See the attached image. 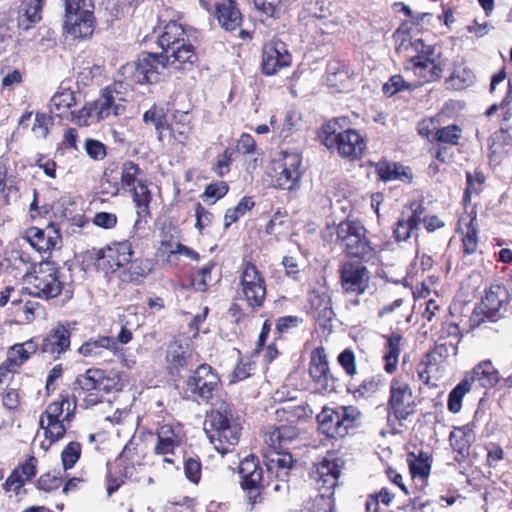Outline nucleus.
<instances>
[{"mask_svg":"<svg viewBox=\"0 0 512 512\" xmlns=\"http://www.w3.org/2000/svg\"><path fill=\"white\" fill-rule=\"evenodd\" d=\"M242 430L241 417L233 403L226 398H219L212 403L204 422V431L218 453L225 455L231 452L239 444Z\"/></svg>","mask_w":512,"mask_h":512,"instance_id":"obj_1","label":"nucleus"},{"mask_svg":"<svg viewBox=\"0 0 512 512\" xmlns=\"http://www.w3.org/2000/svg\"><path fill=\"white\" fill-rule=\"evenodd\" d=\"M162 52L172 60L175 70H189L197 62L195 47L190 43L186 28L177 21H169L158 36Z\"/></svg>","mask_w":512,"mask_h":512,"instance_id":"obj_2","label":"nucleus"},{"mask_svg":"<svg viewBox=\"0 0 512 512\" xmlns=\"http://www.w3.org/2000/svg\"><path fill=\"white\" fill-rule=\"evenodd\" d=\"M275 414L279 424L264 434V442L266 445L279 447L299 437L300 429L297 425L310 420L313 411L308 405L288 404L278 408Z\"/></svg>","mask_w":512,"mask_h":512,"instance_id":"obj_3","label":"nucleus"},{"mask_svg":"<svg viewBox=\"0 0 512 512\" xmlns=\"http://www.w3.org/2000/svg\"><path fill=\"white\" fill-rule=\"evenodd\" d=\"M134 255L133 244L129 240L113 241L99 249H93L91 260L98 272L108 281L120 278V274L131 262Z\"/></svg>","mask_w":512,"mask_h":512,"instance_id":"obj_4","label":"nucleus"},{"mask_svg":"<svg viewBox=\"0 0 512 512\" xmlns=\"http://www.w3.org/2000/svg\"><path fill=\"white\" fill-rule=\"evenodd\" d=\"M326 230L332 236L336 234V242L350 257L362 260L370 259L374 250L366 237V229L359 221H342L337 226L327 224Z\"/></svg>","mask_w":512,"mask_h":512,"instance_id":"obj_5","label":"nucleus"},{"mask_svg":"<svg viewBox=\"0 0 512 512\" xmlns=\"http://www.w3.org/2000/svg\"><path fill=\"white\" fill-rule=\"evenodd\" d=\"M186 392L198 402L211 404L214 398H222L223 385L218 372L209 364H200L185 381Z\"/></svg>","mask_w":512,"mask_h":512,"instance_id":"obj_6","label":"nucleus"},{"mask_svg":"<svg viewBox=\"0 0 512 512\" xmlns=\"http://www.w3.org/2000/svg\"><path fill=\"white\" fill-rule=\"evenodd\" d=\"M238 274V296L252 310L262 308L267 295V285L263 273L252 261L243 260L238 268Z\"/></svg>","mask_w":512,"mask_h":512,"instance_id":"obj_7","label":"nucleus"},{"mask_svg":"<svg viewBox=\"0 0 512 512\" xmlns=\"http://www.w3.org/2000/svg\"><path fill=\"white\" fill-rule=\"evenodd\" d=\"M240 487L251 509L264 501V493L269 482L264 477V470L259 459L254 455L245 457L239 465Z\"/></svg>","mask_w":512,"mask_h":512,"instance_id":"obj_8","label":"nucleus"},{"mask_svg":"<svg viewBox=\"0 0 512 512\" xmlns=\"http://www.w3.org/2000/svg\"><path fill=\"white\" fill-rule=\"evenodd\" d=\"M63 31L74 39H87L93 35L96 19L93 2H65Z\"/></svg>","mask_w":512,"mask_h":512,"instance_id":"obj_9","label":"nucleus"},{"mask_svg":"<svg viewBox=\"0 0 512 512\" xmlns=\"http://www.w3.org/2000/svg\"><path fill=\"white\" fill-rule=\"evenodd\" d=\"M507 300L508 293L505 287L491 285L470 316L471 328L479 327L486 322H497L506 311Z\"/></svg>","mask_w":512,"mask_h":512,"instance_id":"obj_10","label":"nucleus"},{"mask_svg":"<svg viewBox=\"0 0 512 512\" xmlns=\"http://www.w3.org/2000/svg\"><path fill=\"white\" fill-rule=\"evenodd\" d=\"M30 284L39 298L48 300L59 296L64 288L61 268L54 261L40 262L34 267Z\"/></svg>","mask_w":512,"mask_h":512,"instance_id":"obj_11","label":"nucleus"},{"mask_svg":"<svg viewBox=\"0 0 512 512\" xmlns=\"http://www.w3.org/2000/svg\"><path fill=\"white\" fill-rule=\"evenodd\" d=\"M272 165V179L276 188L292 190L299 185L302 176V157L299 153L283 152Z\"/></svg>","mask_w":512,"mask_h":512,"instance_id":"obj_12","label":"nucleus"},{"mask_svg":"<svg viewBox=\"0 0 512 512\" xmlns=\"http://www.w3.org/2000/svg\"><path fill=\"white\" fill-rule=\"evenodd\" d=\"M326 147L332 153L336 152L343 159L358 161L367 148V142L357 130L348 128L337 136H330L327 139Z\"/></svg>","mask_w":512,"mask_h":512,"instance_id":"obj_13","label":"nucleus"},{"mask_svg":"<svg viewBox=\"0 0 512 512\" xmlns=\"http://www.w3.org/2000/svg\"><path fill=\"white\" fill-rule=\"evenodd\" d=\"M72 332L69 324L59 322L46 334L37 336V346L39 353L49 356L52 360H59L70 350Z\"/></svg>","mask_w":512,"mask_h":512,"instance_id":"obj_14","label":"nucleus"},{"mask_svg":"<svg viewBox=\"0 0 512 512\" xmlns=\"http://www.w3.org/2000/svg\"><path fill=\"white\" fill-rule=\"evenodd\" d=\"M410 48L419 53L411 58L415 73L423 78L425 82L438 80L441 77L442 68L434 59L429 57L430 47L426 46L421 39H416L408 43H406V40H403L397 49L403 51Z\"/></svg>","mask_w":512,"mask_h":512,"instance_id":"obj_15","label":"nucleus"},{"mask_svg":"<svg viewBox=\"0 0 512 512\" xmlns=\"http://www.w3.org/2000/svg\"><path fill=\"white\" fill-rule=\"evenodd\" d=\"M291 64L292 55L283 41L274 38L263 44L260 71L264 76H273Z\"/></svg>","mask_w":512,"mask_h":512,"instance_id":"obj_16","label":"nucleus"},{"mask_svg":"<svg viewBox=\"0 0 512 512\" xmlns=\"http://www.w3.org/2000/svg\"><path fill=\"white\" fill-rule=\"evenodd\" d=\"M103 369L89 368L76 378L78 396L82 397L84 407L90 408L102 402L101 381Z\"/></svg>","mask_w":512,"mask_h":512,"instance_id":"obj_17","label":"nucleus"},{"mask_svg":"<svg viewBox=\"0 0 512 512\" xmlns=\"http://www.w3.org/2000/svg\"><path fill=\"white\" fill-rule=\"evenodd\" d=\"M23 238L39 253L53 251L62 240L60 229L53 222H50L44 229L36 226L27 228Z\"/></svg>","mask_w":512,"mask_h":512,"instance_id":"obj_18","label":"nucleus"},{"mask_svg":"<svg viewBox=\"0 0 512 512\" xmlns=\"http://www.w3.org/2000/svg\"><path fill=\"white\" fill-rule=\"evenodd\" d=\"M157 442L153 448L156 455H173L177 448L181 447L186 440L183 426L179 423H165L156 431Z\"/></svg>","mask_w":512,"mask_h":512,"instance_id":"obj_19","label":"nucleus"},{"mask_svg":"<svg viewBox=\"0 0 512 512\" xmlns=\"http://www.w3.org/2000/svg\"><path fill=\"white\" fill-rule=\"evenodd\" d=\"M135 471V465L124 453L118 455L112 462L107 463L106 484L107 494L115 493L130 479Z\"/></svg>","mask_w":512,"mask_h":512,"instance_id":"obj_20","label":"nucleus"},{"mask_svg":"<svg viewBox=\"0 0 512 512\" xmlns=\"http://www.w3.org/2000/svg\"><path fill=\"white\" fill-rule=\"evenodd\" d=\"M414 401L409 385L393 381L390 386L389 406L398 420H405L414 412Z\"/></svg>","mask_w":512,"mask_h":512,"instance_id":"obj_21","label":"nucleus"},{"mask_svg":"<svg viewBox=\"0 0 512 512\" xmlns=\"http://www.w3.org/2000/svg\"><path fill=\"white\" fill-rule=\"evenodd\" d=\"M148 180L139 182L137 186L130 188L129 192L135 207L137 219L134 222V228L139 229L146 224L152 217L151 203L153 200L152 191L149 188Z\"/></svg>","mask_w":512,"mask_h":512,"instance_id":"obj_22","label":"nucleus"},{"mask_svg":"<svg viewBox=\"0 0 512 512\" xmlns=\"http://www.w3.org/2000/svg\"><path fill=\"white\" fill-rule=\"evenodd\" d=\"M342 287L347 292L362 294L369 280L367 268L359 262H345L340 269Z\"/></svg>","mask_w":512,"mask_h":512,"instance_id":"obj_23","label":"nucleus"},{"mask_svg":"<svg viewBox=\"0 0 512 512\" xmlns=\"http://www.w3.org/2000/svg\"><path fill=\"white\" fill-rule=\"evenodd\" d=\"M193 131L192 117L189 112L174 111L168 120L166 141L169 144L185 146Z\"/></svg>","mask_w":512,"mask_h":512,"instance_id":"obj_24","label":"nucleus"},{"mask_svg":"<svg viewBox=\"0 0 512 512\" xmlns=\"http://www.w3.org/2000/svg\"><path fill=\"white\" fill-rule=\"evenodd\" d=\"M38 459L30 455L27 459L13 469L10 475L3 483L5 492L14 491L16 495L20 494L26 481L32 480L37 474Z\"/></svg>","mask_w":512,"mask_h":512,"instance_id":"obj_25","label":"nucleus"},{"mask_svg":"<svg viewBox=\"0 0 512 512\" xmlns=\"http://www.w3.org/2000/svg\"><path fill=\"white\" fill-rule=\"evenodd\" d=\"M167 54L142 52L138 57L140 68L143 70L149 84L158 83L161 80L162 72L168 66L172 67V62Z\"/></svg>","mask_w":512,"mask_h":512,"instance_id":"obj_26","label":"nucleus"},{"mask_svg":"<svg viewBox=\"0 0 512 512\" xmlns=\"http://www.w3.org/2000/svg\"><path fill=\"white\" fill-rule=\"evenodd\" d=\"M76 398L71 396L68 391H61L58 400L51 402L41 414L43 420L64 419L70 422L75 415Z\"/></svg>","mask_w":512,"mask_h":512,"instance_id":"obj_27","label":"nucleus"},{"mask_svg":"<svg viewBox=\"0 0 512 512\" xmlns=\"http://www.w3.org/2000/svg\"><path fill=\"white\" fill-rule=\"evenodd\" d=\"M375 168L379 179L384 182L401 181L410 184L413 181L412 169L399 162L381 159L376 163Z\"/></svg>","mask_w":512,"mask_h":512,"instance_id":"obj_28","label":"nucleus"},{"mask_svg":"<svg viewBox=\"0 0 512 512\" xmlns=\"http://www.w3.org/2000/svg\"><path fill=\"white\" fill-rule=\"evenodd\" d=\"M154 268L152 259L149 258H131V262L120 274L119 282L122 284L141 285L149 276Z\"/></svg>","mask_w":512,"mask_h":512,"instance_id":"obj_29","label":"nucleus"},{"mask_svg":"<svg viewBox=\"0 0 512 512\" xmlns=\"http://www.w3.org/2000/svg\"><path fill=\"white\" fill-rule=\"evenodd\" d=\"M192 358V350L188 344L183 345L179 341L169 344L166 353L167 369L170 375H179L186 368Z\"/></svg>","mask_w":512,"mask_h":512,"instance_id":"obj_30","label":"nucleus"},{"mask_svg":"<svg viewBox=\"0 0 512 512\" xmlns=\"http://www.w3.org/2000/svg\"><path fill=\"white\" fill-rule=\"evenodd\" d=\"M168 112V108L154 103L142 116V121L145 125L154 127L157 140L161 143L166 142V129L169 120Z\"/></svg>","mask_w":512,"mask_h":512,"instance_id":"obj_31","label":"nucleus"},{"mask_svg":"<svg viewBox=\"0 0 512 512\" xmlns=\"http://www.w3.org/2000/svg\"><path fill=\"white\" fill-rule=\"evenodd\" d=\"M181 231L173 226H164L160 231L159 246L156 255L166 262H171L173 257L177 255V246L180 245Z\"/></svg>","mask_w":512,"mask_h":512,"instance_id":"obj_32","label":"nucleus"},{"mask_svg":"<svg viewBox=\"0 0 512 512\" xmlns=\"http://www.w3.org/2000/svg\"><path fill=\"white\" fill-rule=\"evenodd\" d=\"M148 83L147 76L140 68L138 60L136 62H128L120 67L115 80V85L125 90H134L137 85Z\"/></svg>","mask_w":512,"mask_h":512,"instance_id":"obj_33","label":"nucleus"},{"mask_svg":"<svg viewBox=\"0 0 512 512\" xmlns=\"http://www.w3.org/2000/svg\"><path fill=\"white\" fill-rule=\"evenodd\" d=\"M216 18L222 28L234 31L241 26L243 16L236 2H217Z\"/></svg>","mask_w":512,"mask_h":512,"instance_id":"obj_34","label":"nucleus"},{"mask_svg":"<svg viewBox=\"0 0 512 512\" xmlns=\"http://www.w3.org/2000/svg\"><path fill=\"white\" fill-rule=\"evenodd\" d=\"M105 350L116 353L118 347L114 337L111 336H98L96 338H89L83 342L78 348L77 352L86 358H98L103 355Z\"/></svg>","mask_w":512,"mask_h":512,"instance_id":"obj_35","label":"nucleus"},{"mask_svg":"<svg viewBox=\"0 0 512 512\" xmlns=\"http://www.w3.org/2000/svg\"><path fill=\"white\" fill-rule=\"evenodd\" d=\"M76 104L75 92L71 89H64L62 87L52 96L49 104L50 113L55 117L65 118L70 113V110Z\"/></svg>","mask_w":512,"mask_h":512,"instance_id":"obj_36","label":"nucleus"},{"mask_svg":"<svg viewBox=\"0 0 512 512\" xmlns=\"http://www.w3.org/2000/svg\"><path fill=\"white\" fill-rule=\"evenodd\" d=\"M322 434L330 439L346 436V428L342 425L338 409L322 408Z\"/></svg>","mask_w":512,"mask_h":512,"instance_id":"obj_37","label":"nucleus"},{"mask_svg":"<svg viewBox=\"0 0 512 512\" xmlns=\"http://www.w3.org/2000/svg\"><path fill=\"white\" fill-rule=\"evenodd\" d=\"M38 350L39 346H37L36 338L33 337L23 343H16L9 347L7 351V359L19 369L32 357V355L39 352Z\"/></svg>","mask_w":512,"mask_h":512,"instance_id":"obj_38","label":"nucleus"},{"mask_svg":"<svg viewBox=\"0 0 512 512\" xmlns=\"http://www.w3.org/2000/svg\"><path fill=\"white\" fill-rule=\"evenodd\" d=\"M288 444H283L279 447L275 445H266L264 457L267 461V469L271 471L274 467L290 470L293 466L292 454L286 451Z\"/></svg>","mask_w":512,"mask_h":512,"instance_id":"obj_39","label":"nucleus"},{"mask_svg":"<svg viewBox=\"0 0 512 512\" xmlns=\"http://www.w3.org/2000/svg\"><path fill=\"white\" fill-rule=\"evenodd\" d=\"M95 108L97 109V116L99 119H106L111 115H122L126 108L123 104L116 103L113 91L110 87H105L100 98L95 101Z\"/></svg>","mask_w":512,"mask_h":512,"instance_id":"obj_40","label":"nucleus"},{"mask_svg":"<svg viewBox=\"0 0 512 512\" xmlns=\"http://www.w3.org/2000/svg\"><path fill=\"white\" fill-rule=\"evenodd\" d=\"M470 382H477L481 387H493L499 381V373L490 360H485L476 365L471 371Z\"/></svg>","mask_w":512,"mask_h":512,"instance_id":"obj_41","label":"nucleus"},{"mask_svg":"<svg viewBox=\"0 0 512 512\" xmlns=\"http://www.w3.org/2000/svg\"><path fill=\"white\" fill-rule=\"evenodd\" d=\"M42 3L43 2H21L17 16L19 28L29 30L41 21Z\"/></svg>","mask_w":512,"mask_h":512,"instance_id":"obj_42","label":"nucleus"},{"mask_svg":"<svg viewBox=\"0 0 512 512\" xmlns=\"http://www.w3.org/2000/svg\"><path fill=\"white\" fill-rule=\"evenodd\" d=\"M473 71L463 64L454 65L451 75L446 79V88L451 90H463L474 83Z\"/></svg>","mask_w":512,"mask_h":512,"instance_id":"obj_43","label":"nucleus"},{"mask_svg":"<svg viewBox=\"0 0 512 512\" xmlns=\"http://www.w3.org/2000/svg\"><path fill=\"white\" fill-rule=\"evenodd\" d=\"M144 172L140 166L132 160H127L122 164L120 183L125 191L130 190L138 185L139 182H144L147 179L143 177Z\"/></svg>","mask_w":512,"mask_h":512,"instance_id":"obj_44","label":"nucleus"},{"mask_svg":"<svg viewBox=\"0 0 512 512\" xmlns=\"http://www.w3.org/2000/svg\"><path fill=\"white\" fill-rule=\"evenodd\" d=\"M402 337L399 334L393 333L386 336V352L383 356L385 361L384 369L388 373H393L397 367L399 355H400V343Z\"/></svg>","mask_w":512,"mask_h":512,"instance_id":"obj_45","label":"nucleus"},{"mask_svg":"<svg viewBox=\"0 0 512 512\" xmlns=\"http://www.w3.org/2000/svg\"><path fill=\"white\" fill-rule=\"evenodd\" d=\"M255 202L252 197L244 196L235 207L228 208L224 215V229H228L233 223L237 222L247 212L252 210Z\"/></svg>","mask_w":512,"mask_h":512,"instance_id":"obj_46","label":"nucleus"},{"mask_svg":"<svg viewBox=\"0 0 512 512\" xmlns=\"http://www.w3.org/2000/svg\"><path fill=\"white\" fill-rule=\"evenodd\" d=\"M235 155L241 156H261L256 139L250 134L243 132L235 141V145L231 146Z\"/></svg>","mask_w":512,"mask_h":512,"instance_id":"obj_47","label":"nucleus"},{"mask_svg":"<svg viewBox=\"0 0 512 512\" xmlns=\"http://www.w3.org/2000/svg\"><path fill=\"white\" fill-rule=\"evenodd\" d=\"M265 231L269 235H273L277 240L287 236L290 231V221L286 215L277 211L268 221Z\"/></svg>","mask_w":512,"mask_h":512,"instance_id":"obj_48","label":"nucleus"},{"mask_svg":"<svg viewBox=\"0 0 512 512\" xmlns=\"http://www.w3.org/2000/svg\"><path fill=\"white\" fill-rule=\"evenodd\" d=\"M66 420H43V416H40L39 425L44 430L45 437L50 440L51 443H55L62 439L66 434V427L64 425Z\"/></svg>","mask_w":512,"mask_h":512,"instance_id":"obj_49","label":"nucleus"},{"mask_svg":"<svg viewBox=\"0 0 512 512\" xmlns=\"http://www.w3.org/2000/svg\"><path fill=\"white\" fill-rule=\"evenodd\" d=\"M471 390V382L468 378L463 379L448 396V409L456 414L462 408V399L464 395Z\"/></svg>","mask_w":512,"mask_h":512,"instance_id":"obj_50","label":"nucleus"},{"mask_svg":"<svg viewBox=\"0 0 512 512\" xmlns=\"http://www.w3.org/2000/svg\"><path fill=\"white\" fill-rule=\"evenodd\" d=\"M229 191V185L224 181H217L208 184L200 198L208 205L215 204L222 199Z\"/></svg>","mask_w":512,"mask_h":512,"instance_id":"obj_51","label":"nucleus"},{"mask_svg":"<svg viewBox=\"0 0 512 512\" xmlns=\"http://www.w3.org/2000/svg\"><path fill=\"white\" fill-rule=\"evenodd\" d=\"M101 392H119L123 389V374L115 369L103 370Z\"/></svg>","mask_w":512,"mask_h":512,"instance_id":"obj_52","label":"nucleus"},{"mask_svg":"<svg viewBox=\"0 0 512 512\" xmlns=\"http://www.w3.org/2000/svg\"><path fill=\"white\" fill-rule=\"evenodd\" d=\"M471 437L463 429L458 428L450 433L449 440L453 450L462 457H466L469 455Z\"/></svg>","mask_w":512,"mask_h":512,"instance_id":"obj_53","label":"nucleus"},{"mask_svg":"<svg viewBox=\"0 0 512 512\" xmlns=\"http://www.w3.org/2000/svg\"><path fill=\"white\" fill-rule=\"evenodd\" d=\"M215 266L216 264L214 262H209L192 274L191 286L196 291L205 292L208 290L209 282L211 280V272Z\"/></svg>","mask_w":512,"mask_h":512,"instance_id":"obj_54","label":"nucleus"},{"mask_svg":"<svg viewBox=\"0 0 512 512\" xmlns=\"http://www.w3.org/2000/svg\"><path fill=\"white\" fill-rule=\"evenodd\" d=\"M235 156L232 147H227L222 153L217 155L212 165V171L218 177H224L230 172Z\"/></svg>","mask_w":512,"mask_h":512,"instance_id":"obj_55","label":"nucleus"},{"mask_svg":"<svg viewBox=\"0 0 512 512\" xmlns=\"http://www.w3.org/2000/svg\"><path fill=\"white\" fill-rule=\"evenodd\" d=\"M82 446L77 441L69 442L61 452V461L64 470H69L75 466L81 457Z\"/></svg>","mask_w":512,"mask_h":512,"instance_id":"obj_56","label":"nucleus"},{"mask_svg":"<svg viewBox=\"0 0 512 512\" xmlns=\"http://www.w3.org/2000/svg\"><path fill=\"white\" fill-rule=\"evenodd\" d=\"M183 470L185 477L193 484H199L202 478V462L198 456L184 458Z\"/></svg>","mask_w":512,"mask_h":512,"instance_id":"obj_57","label":"nucleus"},{"mask_svg":"<svg viewBox=\"0 0 512 512\" xmlns=\"http://www.w3.org/2000/svg\"><path fill=\"white\" fill-rule=\"evenodd\" d=\"M381 379L379 376H370L363 380V382L355 387H349V391L354 394V397L368 398L375 394L380 386Z\"/></svg>","mask_w":512,"mask_h":512,"instance_id":"obj_58","label":"nucleus"},{"mask_svg":"<svg viewBox=\"0 0 512 512\" xmlns=\"http://www.w3.org/2000/svg\"><path fill=\"white\" fill-rule=\"evenodd\" d=\"M195 212V229L199 234H203L204 230L210 227L214 221V215L209 211L201 202H196L194 205Z\"/></svg>","mask_w":512,"mask_h":512,"instance_id":"obj_59","label":"nucleus"},{"mask_svg":"<svg viewBox=\"0 0 512 512\" xmlns=\"http://www.w3.org/2000/svg\"><path fill=\"white\" fill-rule=\"evenodd\" d=\"M393 236L398 243L407 241L412 236L417 239V231L405 220V212H402L401 217L395 223Z\"/></svg>","mask_w":512,"mask_h":512,"instance_id":"obj_60","label":"nucleus"},{"mask_svg":"<svg viewBox=\"0 0 512 512\" xmlns=\"http://www.w3.org/2000/svg\"><path fill=\"white\" fill-rule=\"evenodd\" d=\"M62 484L60 472H46L42 474L36 481V487L45 492L57 490Z\"/></svg>","mask_w":512,"mask_h":512,"instance_id":"obj_61","label":"nucleus"},{"mask_svg":"<svg viewBox=\"0 0 512 512\" xmlns=\"http://www.w3.org/2000/svg\"><path fill=\"white\" fill-rule=\"evenodd\" d=\"M84 149L86 154L94 161H101L107 155V147L100 140L86 138L84 141Z\"/></svg>","mask_w":512,"mask_h":512,"instance_id":"obj_62","label":"nucleus"},{"mask_svg":"<svg viewBox=\"0 0 512 512\" xmlns=\"http://www.w3.org/2000/svg\"><path fill=\"white\" fill-rule=\"evenodd\" d=\"M1 88L12 89L15 85H19L23 81V75L18 69H11L8 66L0 68Z\"/></svg>","mask_w":512,"mask_h":512,"instance_id":"obj_63","label":"nucleus"},{"mask_svg":"<svg viewBox=\"0 0 512 512\" xmlns=\"http://www.w3.org/2000/svg\"><path fill=\"white\" fill-rule=\"evenodd\" d=\"M53 124L54 119L51 115L43 112H36L32 131L38 136L46 138L49 134V129Z\"/></svg>","mask_w":512,"mask_h":512,"instance_id":"obj_64","label":"nucleus"}]
</instances>
